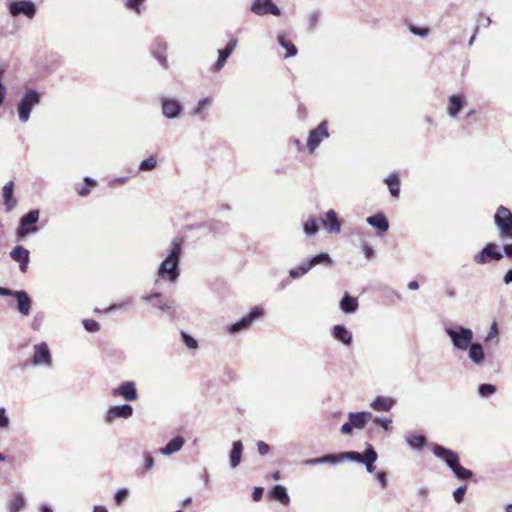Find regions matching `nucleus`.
<instances>
[{
    "mask_svg": "<svg viewBox=\"0 0 512 512\" xmlns=\"http://www.w3.org/2000/svg\"><path fill=\"white\" fill-rule=\"evenodd\" d=\"M93 512H108V509L103 505H95Z\"/></svg>",
    "mask_w": 512,
    "mask_h": 512,
    "instance_id": "obj_63",
    "label": "nucleus"
},
{
    "mask_svg": "<svg viewBox=\"0 0 512 512\" xmlns=\"http://www.w3.org/2000/svg\"><path fill=\"white\" fill-rule=\"evenodd\" d=\"M201 478H202L204 486L209 487V485H210L209 474L205 468L203 469Z\"/></svg>",
    "mask_w": 512,
    "mask_h": 512,
    "instance_id": "obj_58",
    "label": "nucleus"
},
{
    "mask_svg": "<svg viewBox=\"0 0 512 512\" xmlns=\"http://www.w3.org/2000/svg\"><path fill=\"white\" fill-rule=\"evenodd\" d=\"M268 496L270 499L276 500L285 506L290 503V497L288 495L287 489L284 485L281 484L274 485L269 490Z\"/></svg>",
    "mask_w": 512,
    "mask_h": 512,
    "instance_id": "obj_20",
    "label": "nucleus"
},
{
    "mask_svg": "<svg viewBox=\"0 0 512 512\" xmlns=\"http://www.w3.org/2000/svg\"><path fill=\"white\" fill-rule=\"evenodd\" d=\"M376 479L382 488H385L388 484L387 474L384 471H379L376 474Z\"/></svg>",
    "mask_w": 512,
    "mask_h": 512,
    "instance_id": "obj_55",
    "label": "nucleus"
},
{
    "mask_svg": "<svg viewBox=\"0 0 512 512\" xmlns=\"http://www.w3.org/2000/svg\"><path fill=\"white\" fill-rule=\"evenodd\" d=\"M157 160L155 156H150L149 158L143 160L140 163L139 169L142 171H149L156 167Z\"/></svg>",
    "mask_w": 512,
    "mask_h": 512,
    "instance_id": "obj_45",
    "label": "nucleus"
},
{
    "mask_svg": "<svg viewBox=\"0 0 512 512\" xmlns=\"http://www.w3.org/2000/svg\"><path fill=\"white\" fill-rule=\"evenodd\" d=\"M277 38L280 45L286 49V58L293 57L297 54V48L293 43L288 41L283 35H278Z\"/></svg>",
    "mask_w": 512,
    "mask_h": 512,
    "instance_id": "obj_39",
    "label": "nucleus"
},
{
    "mask_svg": "<svg viewBox=\"0 0 512 512\" xmlns=\"http://www.w3.org/2000/svg\"><path fill=\"white\" fill-rule=\"evenodd\" d=\"M322 224L330 233H339L341 230L340 220L334 210H329L326 213L325 219L322 220Z\"/></svg>",
    "mask_w": 512,
    "mask_h": 512,
    "instance_id": "obj_21",
    "label": "nucleus"
},
{
    "mask_svg": "<svg viewBox=\"0 0 512 512\" xmlns=\"http://www.w3.org/2000/svg\"><path fill=\"white\" fill-rule=\"evenodd\" d=\"M40 103V94L35 90L27 91L18 104V115L22 122L28 121L32 108Z\"/></svg>",
    "mask_w": 512,
    "mask_h": 512,
    "instance_id": "obj_5",
    "label": "nucleus"
},
{
    "mask_svg": "<svg viewBox=\"0 0 512 512\" xmlns=\"http://www.w3.org/2000/svg\"><path fill=\"white\" fill-rule=\"evenodd\" d=\"M236 45H237V39L236 38H232L224 49L219 50L218 60L216 61V63L213 66L214 71H219L220 69H222V67L226 63L227 58L234 51Z\"/></svg>",
    "mask_w": 512,
    "mask_h": 512,
    "instance_id": "obj_19",
    "label": "nucleus"
},
{
    "mask_svg": "<svg viewBox=\"0 0 512 512\" xmlns=\"http://www.w3.org/2000/svg\"><path fill=\"white\" fill-rule=\"evenodd\" d=\"M432 451L435 457L441 459L450 470L460 461L458 453L445 446L434 444Z\"/></svg>",
    "mask_w": 512,
    "mask_h": 512,
    "instance_id": "obj_9",
    "label": "nucleus"
},
{
    "mask_svg": "<svg viewBox=\"0 0 512 512\" xmlns=\"http://www.w3.org/2000/svg\"><path fill=\"white\" fill-rule=\"evenodd\" d=\"M304 232L307 234V235H313L315 234L317 231H318V224H317V221L315 218H309L305 223H304Z\"/></svg>",
    "mask_w": 512,
    "mask_h": 512,
    "instance_id": "obj_42",
    "label": "nucleus"
},
{
    "mask_svg": "<svg viewBox=\"0 0 512 512\" xmlns=\"http://www.w3.org/2000/svg\"><path fill=\"white\" fill-rule=\"evenodd\" d=\"M499 238L503 241L512 240V212L505 206H499L494 215Z\"/></svg>",
    "mask_w": 512,
    "mask_h": 512,
    "instance_id": "obj_3",
    "label": "nucleus"
},
{
    "mask_svg": "<svg viewBox=\"0 0 512 512\" xmlns=\"http://www.w3.org/2000/svg\"><path fill=\"white\" fill-rule=\"evenodd\" d=\"M166 50L167 46L163 43H157L155 47L153 48V55L158 59L160 64L164 67H168V61L166 58Z\"/></svg>",
    "mask_w": 512,
    "mask_h": 512,
    "instance_id": "obj_34",
    "label": "nucleus"
},
{
    "mask_svg": "<svg viewBox=\"0 0 512 512\" xmlns=\"http://www.w3.org/2000/svg\"><path fill=\"white\" fill-rule=\"evenodd\" d=\"M307 262H308L310 268H312L318 264H324V265L329 266L332 264V259L330 258V256L327 253H321V254L314 256Z\"/></svg>",
    "mask_w": 512,
    "mask_h": 512,
    "instance_id": "obj_40",
    "label": "nucleus"
},
{
    "mask_svg": "<svg viewBox=\"0 0 512 512\" xmlns=\"http://www.w3.org/2000/svg\"><path fill=\"white\" fill-rule=\"evenodd\" d=\"M364 253H365L366 258L370 259L373 256L374 251L370 246L366 245L364 247Z\"/></svg>",
    "mask_w": 512,
    "mask_h": 512,
    "instance_id": "obj_60",
    "label": "nucleus"
},
{
    "mask_svg": "<svg viewBox=\"0 0 512 512\" xmlns=\"http://www.w3.org/2000/svg\"><path fill=\"white\" fill-rule=\"evenodd\" d=\"M14 291L8 289V288H5V287H0V295L1 296H14Z\"/></svg>",
    "mask_w": 512,
    "mask_h": 512,
    "instance_id": "obj_59",
    "label": "nucleus"
},
{
    "mask_svg": "<svg viewBox=\"0 0 512 512\" xmlns=\"http://www.w3.org/2000/svg\"><path fill=\"white\" fill-rule=\"evenodd\" d=\"M11 258L19 263L20 270L25 273L28 269L29 264V251L23 246H16L10 252Z\"/></svg>",
    "mask_w": 512,
    "mask_h": 512,
    "instance_id": "obj_15",
    "label": "nucleus"
},
{
    "mask_svg": "<svg viewBox=\"0 0 512 512\" xmlns=\"http://www.w3.org/2000/svg\"><path fill=\"white\" fill-rule=\"evenodd\" d=\"M406 441L415 450H421L427 444V438L424 435L411 434L406 437Z\"/></svg>",
    "mask_w": 512,
    "mask_h": 512,
    "instance_id": "obj_32",
    "label": "nucleus"
},
{
    "mask_svg": "<svg viewBox=\"0 0 512 512\" xmlns=\"http://www.w3.org/2000/svg\"><path fill=\"white\" fill-rule=\"evenodd\" d=\"M243 443L241 440L234 441L232 443L231 450L229 452V466L232 469H235L238 467L242 460V454H243Z\"/></svg>",
    "mask_w": 512,
    "mask_h": 512,
    "instance_id": "obj_18",
    "label": "nucleus"
},
{
    "mask_svg": "<svg viewBox=\"0 0 512 512\" xmlns=\"http://www.w3.org/2000/svg\"><path fill=\"white\" fill-rule=\"evenodd\" d=\"M14 182L6 183L2 190L3 202L7 212L12 211L17 206V200L14 197Z\"/></svg>",
    "mask_w": 512,
    "mask_h": 512,
    "instance_id": "obj_16",
    "label": "nucleus"
},
{
    "mask_svg": "<svg viewBox=\"0 0 512 512\" xmlns=\"http://www.w3.org/2000/svg\"><path fill=\"white\" fill-rule=\"evenodd\" d=\"M9 12L14 17L23 14L31 19L35 16L36 7L33 2L23 0L11 3Z\"/></svg>",
    "mask_w": 512,
    "mask_h": 512,
    "instance_id": "obj_11",
    "label": "nucleus"
},
{
    "mask_svg": "<svg viewBox=\"0 0 512 512\" xmlns=\"http://www.w3.org/2000/svg\"><path fill=\"white\" fill-rule=\"evenodd\" d=\"M451 471L458 480H466L474 476L473 471L463 467L460 461L456 465H454Z\"/></svg>",
    "mask_w": 512,
    "mask_h": 512,
    "instance_id": "obj_33",
    "label": "nucleus"
},
{
    "mask_svg": "<svg viewBox=\"0 0 512 512\" xmlns=\"http://www.w3.org/2000/svg\"><path fill=\"white\" fill-rule=\"evenodd\" d=\"M394 404V399L390 397H378L372 402L371 406L375 411L388 412Z\"/></svg>",
    "mask_w": 512,
    "mask_h": 512,
    "instance_id": "obj_29",
    "label": "nucleus"
},
{
    "mask_svg": "<svg viewBox=\"0 0 512 512\" xmlns=\"http://www.w3.org/2000/svg\"><path fill=\"white\" fill-rule=\"evenodd\" d=\"M367 222L382 232H386L389 228L387 218L383 214H376L367 218Z\"/></svg>",
    "mask_w": 512,
    "mask_h": 512,
    "instance_id": "obj_30",
    "label": "nucleus"
},
{
    "mask_svg": "<svg viewBox=\"0 0 512 512\" xmlns=\"http://www.w3.org/2000/svg\"><path fill=\"white\" fill-rule=\"evenodd\" d=\"M133 409L130 405L113 406L109 409L107 416H131Z\"/></svg>",
    "mask_w": 512,
    "mask_h": 512,
    "instance_id": "obj_38",
    "label": "nucleus"
},
{
    "mask_svg": "<svg viewBox=\"0 0 512 512\" xmlns=\"http://www.w3.org/2000/svg\"><path fill=\"white\" fill-rule=\"evenodd\" d=\"M183 243V237H176L173 239L172 249L168 256L166 257V259L161 263L158 270V275L161 278L167 279L171 282H174L178 278V265L180 261Z\"/></svg>",
    "mask_w": 512,
    "mask_h": 512,
    "instance_id": "obj_1",
    "label": "nucleus"
},
{
    "mask_svg": "<svg viewBox=\"0 0 512 512\" xmlns=\"http://www.w3.org/2000/svg\"><path fill=\"white\" fill-rule=\"evenodd\" d=\"M212 103V100L210 98H204L198 102L197 107L194 110L195 114L201 113L207 106H209Z\"/></svg>",
    "mask_w": 512,
    "mask_h": 512,
    "instance_id": "obj_51",
    "label": "nucleus"
},
{
    "mask_svg": "<svg viewBox=\"0 0 512 512\" xmlns=\"http://www.w3.org/2000/svg\"><path fill=\"white\" fill-rule=\"evenodd\" d=\"M479 394L483 397H487L496 392V387L492 384H481L478 388Z\"/></svg>",
    "mask_w": 512,
    "mask_h": 512,
    "instance_id": "obj_47",
    "label": "nucleus"
},
{
    "mask_svg": "<svg viewBox=\"0 0 512 512\" xmlns=\"http://www.w3.org/2000/svg\"><path fill=\"white\" fill-rule=\"evenodd\" d=\"M370 418H349L341 427L342 434H350L353 429H363Z\"/></svg>",
    "mask_w": 512,
    "mask_h": 512,
    "instance_id": "obj_26",
    "label": "nucleus"
},
{
    "mask_svg": "<svg viewBox=\"0 0 512 512\" xmlns=\"http://www.w3.org/2000/svg\"><path fill=\"white\" fill-rule=\"evenodd\" d=\"M333 336L338 341L342 342L345 345H351L352 343V335L351 332L343 325H335L333 327Z\"/></svg>",
    "mask_w": 512,
    "mask_h": 512,
    "instance_id": "obj_27",
    "label": "nucleus"
},
{
    "mask_svg": "<svg viewBox=\"0 0 512 512\" xmlns=\"http://www.w3.org/2000/svg\"><path fill=\"white\" fill-rule=\"evenodd\" d=\"M341 309L346 313L354 312L358 307L357 299L348 295H345L340 302Z\"/></svg>",
    "mask_w": 512,
    "mask_h": 512,
    "instance_id": "obj_36",
    "label": "nucleus"
},
{
    "mask_svg": "<svg viewBox=\"0 0 512 512\" xmlns=\"http://www.w3.org/2000/svg\"><path fill=\"white\" fill-rule=\"evenodd\" d=\"M39 511L40 512H53L51 506H49L48 504H42L39 508Z\"/></svg>",
    "mask_w": 512,
    "mask_h": 512,
    "instance_id": "obj_64",
    "label": "nucleus"
},
{
    "mask_svg": "<svg viewBox=\"0 0 512 512\" xmlns=\"http://www.w3.org/2000/svg\"><path fill=\"white\" fill-rule=\"evenodd\" d=\"M183 341L191 349L197 348V341L186 333H182Z\"/></svg>",
    "mask_w": 512,
    "mask_h": 512,
    "instance_id": "obj_54",
    "label": "nucleus"
},
{
    "mask_svg": "<svg viewBox=\"0 0 512 512\" xmlns=\"http://www.w3.org/2000/svg\"><path fill=\"white\" fill-rule=\"evenodd\" d=\"M129 496V490L127 488H120L114 494V501L116 505L123 504Z\"/></svg>",
    "mask_w": 512,
    "mask_h": 512,
    "instance_id": "obj_43",
    "label": "nucleus"
},
{
    "mask_svg": "<svg viewBox=\"0 0 512 512\" xmlns=\"http://www.w3.org/2000/svg\"><path fill=\"white\" fill-rule=\"evenodd\" d=\"M264 314V311L261 307H254L247 316L243 317L240 321L232 324L229 328L230 333H238L241 330L247 329L251 326V324L261 318Z\"/></svg>",
    "mask_w": 512,
    "mask_h": 512,
    "instance_id": "obj_10",
    "label": "nucleus"
},
{
    "mask_svg": "<svg viewBox=\"0 0 512 512\" xmlns=\"http://www.w3.org/2000/svg\"><path fill=\"white\" fill-rule=\"evenodd\" d=\"M378 459V453L374 449L373 445L366 443V447L363 454L357 451H345L344 461L349 460L359 464H363L369 473H374L376 470L375 462Z\"/></svg>",
    "mask_w": 512,
    "mask_h": 512,
    "instance_id": "obj_2",
    "label": "nucleus"
},
{
    "mask_svg": "<svg viewBox=\"0 0 512 512\" xmlns=\"http://www.w3.org/2000/svg\"><path fill=\"white\" fill-rule=\"evenodd\" d=\"M14 297L17 300L18 311L23 315H29L32 301L25 291H15Z\"/></svg>",
    "mask_w": 512,
    "mask_h": 512,
    "instance_id": "obj_22",
    "label": "nucleus"
},
{
    "mask_svg": "<svg viewBox=\"0 0 512 512\" xmlns=\"http://www.w3.org/2000/svg\"><path fill=\"white\" fill-rule=\"evenodd\" d=\"M376 423L383 427L385 430H388L390 425L392 424V418H374Z\"/></svg>",
    "mask_w": 512,
    "mask_h": 512,
    "instance_id": "obj_56",
    "label": "nucleus"
},
{
    "mask_svg": "<svg viewBox=\"0 0 512 512\" xmlns=\"http://www.w3.org/2000/svg\"><path fill=\"white\" fill-rule=\"evenodd\" d=\"M251 11L257 15H280V9L271 0H255L251 5Z\"/></svg>",
    "mask_w": 512,
    "mask_h": 512,
    "instance_id": "obj_12",
    "label": "nucleus"
},
{
    "mask_svg": "<svg viewBox=\"0 0 512 512\" xmlns=\"http://www.w3.org/2000/svg\"><path fill=\"white\" fill-rule=\"evenodd\" d=\"M467 491V485H461L453 491V499L457 504H461L464 501L465 493Z\"/></svg>",
    "mask_w": 512,
    "mask_h": 512,
    "instance_id": "obj_44",
    "label": "nucleus"
},
{
    "mask_svg": "<svg viewBox=\"0 0 512 512\" xmlns=\"http://www.w3.org/2000/svg\"><path fill=\"white\" fill-rule=\"evenodd\" d=\"M10 418H0V428L4 429L7 428L9 425Z\"/></svg>",
    "mask_w": 512,
    "mask_h": 512,
    "instance_id": "obj_62",
    "label": "nucleus"
},
{
    "mask_svg": "<svg viewBox=\"0 0 512 512\" xmlns=\"http://www.w3.org/2000/svg\"><path fill=\"white\" fill-rule=\"evenodd\" d=\"M263 494H264V488L263 487H261V486L254 487L253 492H252V499H253V501H255V502L260 501L262 499V497H263Z\"/></svg>",
    "mask_w": 512,
    "mask_h": 512,
    "instance_id": "obj_53",
    "label": "nucleus"
},
{
    "mask_svg": "<svg viewBox=\"0 0 512 512\" xmlns=\"http://www.w3.org/2000/svg\"><path fill=\"white\" fill-rule=\"evenodd\" d=\"M385 184L388 186L389 191L394 198H398L400 195V177L399 174L393 172L385 179Z\"/></svg>",
    "mask_w": 512,
    "mask_h": 512,
    "instance_id": "obj_28",
    "label": "nucleus"
},
{
    "mask_svg": "<svg viewBox=\"0 0 512 512\" xmlns=\"http://www.w3.org/2000/svg\"><path fill=\"white\" fill-rule=\"evenodd\" d=\"M40 211L38 209L31 210L20 219L19 226L16 231L17 240H22L30 234L38 231Z\"/></svg>",
    "mask_w": 512,
    "mask_h": 512,
    "instance_id": "obj_4",
    "label": "nucleus"
},
{
    "mask_svg": "<svg viewBox=\"0 0 512 512\" xmlns=\"http://www.w3.org/2000/svg\"><path fill=\"white\" fill-rule=\"evenodd\" d=\"M469 357L477 364L481 363L484 359V351L479 343L470 345Z\"/></svg>",
    "mask_w": 512,
    "mask_h": 512,
    "instance_id": "obj_37",
    "label": "nucleus"
},
{
    "mask_svg": "<svg viewBox=\"0 0 512 512\" xmlns=\"http://www.w3.org/2000/svg\"><path fill=\"white\" fill-rule=\"evenodd\" d=\"M112 394L114 396H122L126 401H132L137 398V391L134 382H125L117 389H114Z\"/></svg>",
    "mask_w": 512,
    "mask_h": 512,
    "instance_id": "obj_17",
    "label": "nucleus"
},
{
    "mask_svg": "<svg viewBox=\"0 0 512 512\" xmlns=\"http://www.w3.org/2000/svg\"><path fill=\"white\" fill-rule=\"evenodd\" d=\"M185 444L184 437L177 435L173 437L164 447L160 449V453L169 456L173 453H176L182 449Z\"/></svg>",
    "mask_w": 512,
    "mask_h": 512,
    "instance_id": "obj_23",
    "label": "nucleus"
},
{
    "mask_svg": "<svg viewBox=\"0 0 512 512\" xmlns=\"http://www.w3.org/2000/svg\"><path fill=\"white\" fill-rule=\"evenodd\" d=\"M310 269L311 268H310L308 262H305V263L301 264L300 266H297V267L291 269L289 274L292 278H298V277H301L304 274H306Z\"/></svg>",
    "mask_w": 512,
    "mask_h": 512,
    "instance_id": "obj_41",
    "label": "nucleus"
},
{
    "mask_svg": "<svg viewBox=\"0 0 512 512\" xmlns=\"http://www.w3.org/2000/svg\"><path fill=\"white\" fill-rule=\"evenodd\" d=\"M154 466V458L149 453H144V467L143 471L147 472Z\"/></svg>",
    "mask_w": 512,
    "mask_h": 512,
    "instance_id": "obj_50",
    "label": "nucleus"
},
{
    "mask_svg": "<svg viewBox=\"0 0 512 512\" xmlns=\"http://www.w3.org/2000/svg\"><path fill=\"white\" fill-rule=\"evenodd\" d=\"M83 326L89 332H96L100 329L99 323L93 319L83 320Z\"/></svg>",
    "mask_w": 512,
    "mask_h": 512,
    "instance_id": "obj_49",
    "label": "nucleus"
},
{
    "mask_svg": "<svg viewBox=\"0 0 512 512\" xmlns=\"http://www.w3.org/2000/svg\"><path fill=\"white\" fill-rule=\"evenodd\" d=\"M503 252L508 259L512 260V243L503 245Z\"/></svg>",
    "mask_w": 512,
    "mask_h": 512,
    "instance_id": "obj_57",
    "label": "nucleus"
},
{
    "mask_svg": "<svg viewBox=\"0 0 512 512\" xmlns=\"http://www.w3.org/2000/svg\"><path fill=\"white\" fill-rule=\"evenodd\" d=\"M447 334L454 346L460 350L468 349L473 339V332L469 328L464 327H460L458 330L447 329Z\"/></svg>",
    "mask_w": 512,
    "mask_h": 512,
    "instance_id": "obj_6",
    "label": "nucleus"
},
{
    "mask_svg": "<svg viewBox=\"0 0 512 512\" xmlns=\"http://www.w3.org/2000/svg\"><path fill=\"white\" fill-rule=\"evenodd\" d=\"M466 104L465 97L463 95H451L448 103V114L451 117H456L461 109Z\"/></svg>",
    "mask_w": 512,
    "mask_h": 512,
    "instance_id": "obj_24",
    "label": "nucleus"
},
{
    "mask_svg": "<svg viewBox=\"0 0 512 512\" xmlns=\"http://www.w3.org/2000/svg\"><path fill=\"white\" fill-rule=\"evenodd\" d=\"M145 0H126L125 7L130 9L137 14L141 13V7L143 6Z\"/></svg>",
    "mask_w": 512,
    "mask_h": 512,
    "instance_id": "obj_46",
    "label": "nucleus"
},
{
    "mask_svg": "<svg viewBox=\"0 0 512 512\" xmlns=\"http://www.w3.org/2000/svg\"><path fill=\"white\" fill-rule=\"evenodd\" d=\"M345 452L326 454L321 457L307 459L303 462L305 466H315L323 464L336 465L344 461Z\"/></svg>",
    "mask_w": 512,
    "mask_h": 512,
    "instance_id": "obj_13",
    "label": "nucleus"
},
{
    "mask_svg": "<svg viewBox=\"0 0 512 512\" xmlns=\"http://www.w3.org/2000/svg\"><path fill=\"white\" fill-rule=\"evenodd\" d=\"M97 182L89 177L84 178V183L76 186V191L79 196L85 197L89 195L92 188L96 187Z\"/></svg>",
    "mask_w": 512,
    "mask_h": 512,
    "instance_id": "obj_35",
    "label": "nucleus"
},
{
    "mask_svg": "<svg viewBox=\"0 0 512 512\" xmlns=\"http://www.w3.org/2000/svg\"><path fill=\"white\" fill-rule=\"evenodd\" d=\"M26 505V500L23 494L16 492L8 504L9 512H20Z\"/></svg>",
    "mask_w": 512,
    "mask_h": 512,
    "instance_id": "obj_31",
    "label": "nucleus"
},
{
    "mask_svg": "<svg viewBox=\"0 0 512 512\" xmlns=\"http://www.w3.org/2000/svg\"><path fill=\"white\" fill-rule=\"evenodd\" d=\"M329 136L327 121H322L315 129L311 130L307 140L309 152L314 153L318 145Z\"/></svg>",
    "mask_w": 512,
    "mask_h": 512,
    "instance_id": "obj_8",
    "label": "nucleus"
},
{
    "mask_svg": "<svg viewBox=\"0 0 512 512\" xmlns=\"http://www.w3.org/2000/svg\"><path fill=\"white\" fill-rule=\"evenodd\" d=\"M181 105L173 99H164L162 102L163 114L168 118H174L181 112Z\"/></svg>",
    "mask_w": 512,
    "mask_h": 512,
    "instance_id": "obj_25",
    "label": "nucleus"
},
{
    "mask_svg": "<svg viewBox=\"0 0 512 512\" xmlns=\"http://www.w3.org/2000/svg\"><path fill=\"white\" fill-rule=\"evenodd\" d=\"M504 282L509 284L512 282V269L508 270L504 276Z\"/></svg>",
    "mask_w": 512,
    "mask_h": 512,
    "instance_id": "obj_61",
    "label": "nucleus"
},
{
    "mask_svg": "<svg viewBox=\"0 0 512 512\" xmlns=\"http://www.w3.org/2000/svg\"><path fill=\"white\" fill-rule=\"evenodd\" d=\"M503 254L498 250L495 243H488L480 252L474 255L473 260L476 264L483 265L491 261H500Z\"/></svg>",
    "mask_w": 512,
    "mask_h": 512,
    "instance_id": "obj_7",
    "label": "nucleus"
},
{
    "mask_svg": "<svg viewBox=\"0 0 512 512\" xmlns=\"http://www.w3.org/2000/svg\"><path fill=\"white\" fill-rule=\"evenodd\" d=\"M409 30L414 34L421 37H425L430 33V29L428 27H417L413 24L409 25Z\"/></svg>",
    "mask_w": 512,
    "mask_h": 512,
    "instance_id": "obj_48",
    "label": "nucleus"
},
{
    "mask_svg": "<svg viewBox=\"0 0 512 512\" xmlns=\"http://www.w3.org/2000/svg\"><path fill=\"white\" fill-rule=\"evenodd\" d=\"M257 445V450H258V453L261 455V456H265L269 453L270 451V446L265 443L264 441H258L256 443Z\"/></svg>",
    "mask_w": 512,
    "mask_h": 512,
    "instance_id": "obj_52",
    "label": "nucleus"
},
{
    "mask_svg": "<svg viewBox=\"0 0 512 512\" xmlns=\"http://www.w3.org/2000/svg\"><path fill=\"white\" fill-rule=\"evenodd\" d=\"M32 363L34 365L51 364V354L46 343L35 345Z\"/></svg>",
    "mask_w": 512,
    "mask_h": 512,
    "instance_id": "obj_14",
    "label": "nucleus"
}]
</instances>
